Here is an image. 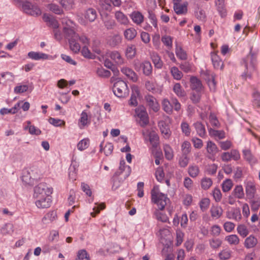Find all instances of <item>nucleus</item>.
Instances as JSON below:
<instances>
[{"mask_svg":"<svg viewBox=\"0 0 260 260\" xmlns=\"http://www.w3.org/2000/svg\"><path fill=\"white\" fill-rule=\"evenodd\" d=\"M211 214L212 217L219 218L223 213V210L221 207L213 206L210 209Z\"/></svg>","mask_w":260,"mask_h":260,"instance_id":"72a5a7b5","label":"nucleus"},{"mask_svg":"<svg viewBox=\"0 0 260 260\" xmlns=\"http://www.w3.org/2000/svg\"><path fill=\"white\" fill-rule=\"evenodd\" d=\"M136 54V48L135 45H131L127 47L125 50V55L127 58H134Z\"/></svg>","mask_w":260,"mask_h":260,"instance_id":"ea45409f","label":"nucleus"},{"mask_svg":"<svg viewBox=\"0 0 260 260\" xmlns=\"http://www.w3.org/2000/svg\"><path fill=\"white\" fill-rule=\"evenodd\" d=\"M257 238L253 235L247 237L244 242V245L247 249L254 248L257 244Z\"/></svg>","mask_w":260,"mask_h":260,"instance_id":"6ab92c4d","label":"nucleus"},{"mask_svg":"<svg viewBox=\"0 0 260 260\" xmlns=\"http://www.w3.org/2000/svg\"><path fill=\"white\" fill-rule=\"evenodd\" d=\"M63 26V32L64 37L68 39L70 49L75 53H78L81 50V46L77 42V25L68 18H63L61 20Z\"/></svg>","mask_w":260,"mask_h":260,"instance_id":"f257e3e1","label":"nucleus"},{"mask_svg":"<svg viewBox=\"0 0 260 260\" xmlns=\"http://www.w3.org/2000/svg\"><path fill=\"white\" fill-rule=\"evenodd\" d=\"M115 17L117 21L122 25H127L129 20L127 17L121 11H117L115 13Z\"/></svg>","mask_w":260,"mask_h":260,"instance_id":"b1692460","label":"nucleus"},{"mask_svg":"<svg viewBox=\"0 0 260 260\" xmlns=\"http://www.w3.org/2000/svg\"><path fill=\"white\" fill-rule=\"evenodd\" d=\"M212 180L210 178L204 177L201 179V186L202 188L204 190L208 189L212 186Z\"/></svg>","mask_w":260,"mask_h":260,"instance_id":"79ce46f5","label":"nucleus"},{"mask_svg":"<svg viewBox=\"0 0 260 260\" xmlns=\"http://www.w3.org/2000/svg\"><path fill=\"white\" fill-rule=\"evenodd\" d=\"M233 195L238 199H242L244 197V192L242 185H237L232 192Z\"/></svg>","mask_w":260,"mask_h":260,"instance_id":"7c9ffc66","label":"nucleus"},{"mask_svg":"<svg viewBox=\"0 0 260 260\" xmlns=\"http://www.w3.org/2000/svg\"><path fill=\"white\" fill-rule=\"evenodd\" d=\"M225 240L231 245H237L240 243V239L237 235L232 234L225 237Z\"/></svg>","mask_w":260,"mask_h":260,"instance_id":"2f4dec72","label":"nucleus"},{"mask_svg":"<svg viewBox=\"0 0 260 260\" xmlns=\"http://www.w3.org/2000/svg\"><path fill=\"white\" fill-rule=\"evenodd\" d=\"M173 90L179 97H184L186 95V92L179 83L174 84Z\"/></svg>","mask_w":260,"mask_h":260,"instance_id":"4c0bfd02","label":"nucleus"},{"mask_svg":"<svg viewBox=\"0 0 260 260\" xmlns=\"http://www.w3.org/2000/svg\"><path fill=\"white\" fill-rule=\"evenodd\" d=\"M96 73L99 77L102 78H108L111 76V72L103 67H99L96 69Z\"/></svg>","mask_w":260,"mask_h":260,"instance_id":"c03bdc74","label":"nucleus"},{"mask_svg":"<svg viewBox=\"0 0 260 260\" xmlns=\"http://www.w3.org/2000/svg\"><path fill=\"white\" fill-rule=\"evenodd\" d=\"M163 149L166 158L168 160H171L174 157V152L171 147L168 144H165Z\"/></svg>","mask_w":260,"mask_h":260,"instance_id":"c9c22d12","label":"nucleus"},{"mask_svg":"<svg viewBox=\"0 0 260 260\" xmlns=\"http://www.w3.org/2000/svg\"><path fill=\"white\" fill-rule=\"evenodd\" d=\"M137 31L135 28L131 27L125 29L123 32V35L125 39L132 41L137 36Z\"/></svg>","mask_w":260,"mask_h":260,"instance_id":"a878e982","label":"nucleus"},{"mask_svg":"<svg viewBox=\"0 0 260 260\" xmlns=\"http://www.w3.org/2000/svg\"><path fill=\"white\" fill-rule=\"evenodd\" d=\"M27 56L29 58L34 60H53L56 57V55L54 56L48 54L37 51H30L27 53Z\"/></svg>","mask_w":260,"mask_h":260,"instance_id":"6e6552de","label":"nucleus"},{"mask_svg":"<svg viewBox=\"0 0 260 260\" xmlns=\"http://www.w3.org/2000/svg\"><path fill=\"white\" fill-rule=\"evenodd\" d=\"M122 37L119 35H115L108 40V43L111 46L115 47L121 43Z\"/></svg>","mask_w":260,"mask_h":260,"instance_id":"f704fd0d","label":"nucleus"},{"mask_svg":"<svg viewBox=\"0 0 260 260\" xmlns=\"http://www.w3.org/2000/svg\"><path fill=\"white\" fill-rule=\"evenodd\" d=\"M21 6L23 12L27 14L34 16H38L41 14V11L39 7L28 1L23 2Z\"/></svg>","mask_w":260,"mask_h":260,"instance_id":"0eeeda50","label":"nucleus"},{"mask_svg":"<svg viewBox=\"0 0 260 260\" xmlns=\"http://www.w3.org/2000/svg\"><path fill=\"white\" fill-rule=\"evenodd\" d=\"M22 181L26 184L32 185L34 181L37 179V177L34 175V171H24L21 177Z\"/></svg>","mask_w":260,"mask_h":260,"instance_id":"ddd939ff","label":"nucleus"},{"mask_svg":"<svg viewBox=\"0 0 260 260\" xmlns=\"http://www.w3.org/2000/svg\"><path fill=\"white\" fill-rule=\"evenodd\" d=\"M121 73L128 79L135 82L137 80V76L135 72L129 68L124 67L121 69Z\"/></svg>","mask_w":260,"mask_h":260,"instance_id":"a211bd4d","label":"nucleus"},{"mask_svg":"<svg viewBox=\"0 0 260 260\" xmlns=\"http://www.w3.org/2000/svg\"><path fill=\"white\" fill-rule=\"evenodd\" d=\"M158 126L164 138L166 139H169L171 135L169 126L165 121H160L158 122Z\"/></svg>","mask_w":260,"mask_h":260,"instance_id":"dca6fc26","label":"nucleus"},{"mask_svg":"<svg viewBox=\"0 0 260 260\" xmlns=\"http://www.w3.org/2000/svg\"><path fill=\"white\" fill-rule=\"evenodd\" d=\"M233 186V183L231 179H226L222 183V190L223 192L230 191Z\"/></svg>","mask_w":260,"mask_h":260,"instance_id":"603ef678","label":"nucleus"},{"mask_svg":"<svg viewBox=\"0 0 260 260\" xmlns=\"http://www.w3.org/2000/svg\"><path fill=\"white\" fill-rule=\"evenodd\" d=\"M190 87L196 92H203V87L201 81L196 77H191L190 79Z\"/></svg>","mask_w":260,"mask_h":260,"instance_id":"2eb2a0df","label":"nucleus"},{"mask_svg":"<svg viewBox=\"0 0 260 260\" xmlns=\"http://www.w3.org/2000/svg\"><path fill=\"white\" fill-rule=\"evenodd\" d=\"M249 204L252 211H257L260 207V196H255L249 199Z\"/></svg>","mask_w":260,"mask_h":260,"instance_id":"412c9836","label":"nucleus"},{"mask_svg":"<svg viewBox=\"0 0 260 260\" xmlns=\"http://www.w3.org/2000/svg\"><path fill=\"white\" fill-rule=\"evenodd\" d=\"M110 57L111 59L118 64H121L124 62L123 58L117 51L111 52L110 54Z\"/></svg>","mask_w":260,"mask_h":260,"instance_id":"cd10ccee","label":"nucleus"},{"mask_svg":"<svg viewBox=\"0 0 260 260\" xmlns=\"http://www.w3.org/2000/svg\"><path fill=\"white\" fill-rule=\"evenodd\" d=\"M211 57L214 68L216 69L222 70L223 63L217 54L215 52H211Z\"/></svg>","mask_w":260,"mask_h":260,"instance_id":"f3484780","label":"nucleus"},{"mask_svg":"<svg viewBox=\"0 0 260 260\" xmlns=\"http://www.w3.org/2000/svg\"><path fill=\"white\" fill-rule=\"evenodd\" d=\"M48 122L54 126L58 127L65 125V122L60 119H56L54 118H50Z\"/></svg>","mask_w":260,"mask_h":260,"instance_id":"e2e57ef3","label":"nucleus"},{"mask_svg":"<svg viewBox=\"0 0 260 260\" xmlns=\"http://www.w3.org/2000/svg\"><path fill=\"white\" fill-rule=\"evenodd\" d=\"M210 247L214 249H218L222 244V241L218 238H213L209 241Z\"/></svg>","mask_w":260,"mask_h":260,"instance_id":"bf43d9fd","label":"nucleus"},{"mask_svg":"<svg viewBox=\"0 0 260 260\" xmlns=\"http://www.w3.org/2000/svg\"><path fill=\"white\" fill-rule=\"evenodd\" d=\"M135 116L139 119V123L142 127L145 126L149 122L148 115L144 106H139L135 109Z\"/></svg>","mask_w":260,"mask_h":260,"instance_id":"423d86ee","label":"nucleus"},{"mask_svg":"<svg viewBox=\"0 0 260 260\" xmlns=\"http://www.w3.org/2000/svg\"><path fill=\"white\" fill-rule=\"evenodd\" d=\"M197 135L201 138H205L206 132L205 126L201 122L197 121L193 124Z\"/></svg>","mask_w":260,"mask_h":260,"instance_id":"aec40b11","label":"nucleus"},{"mask_svg":"<svg viewBox=\"0 0 260 260\" xmlns=\"http://www.w3.org/2000/svg\"><path fill=\"white\" fill-rule=\"evenodd\" d=\"M76 260H89V256L85 250H80L78 251Z\"/></svg>","mask_w":260,"mask_h":260,"instance_id":"69168bd1","label":"nucleus"},{"mask_svg":"<svg viewBox=\"0 0 260 260\" xmlns=\"http://www.w3.org/2000/svg\"><path fill=\"white\" fill-rule=\"evenodd\" d=\"M207 156L210 159L214 161L218 149L216 145L211 141H208L206 145Z\"/></svg>","mask_w":260,"mask_h":260,"instance_id":"1a4fd4ad","label":"nucleus"},{"mask_svg":"<svg viewBox=\"0 0 260 260\" xmlns=\"http://www.w3.org/2000/svg\"><path fill=\"white\" fill-rule=\"evenodd\" d=\"M209 135L211 137L218 138L219 139L225 137V133L223 131H218L210 128L208 129Z\"/></svg>","mask_w":260,"mask_h":260,"instance_id":"58836bf2","label":"nucleus"},{"mask_svg":"<svg viewBox=\"0 0 260 260\" xmlns=\"http://www.w3.org/2000/svg\"><path fill=\"white\" fill-rule=\"evenodd\" d=\"M232 251L228 249H223L218 253V257L221 260H228L231 257Z\"/></svg>","mask_w":260,"mask_h":260,"instance_id":"4d7b16f0","label":"nucleus"},{"mask_svg":"<svg viewBox=\"0 0 260 260\" xmlns=\"http://www.w3.org/2000/svg\"><path fill=\"white\" fill-rule=\"evenodd\" d=\"M13 232V225L10 223L5 224L1 229V232L4 235H12Z\"/></svg>","mask_w":260,"mask_h":260,"instance_id":"e433bc0d","label":"nucleus"},{"mask_svg":"<svg viewBox=\"0 0 260 260\" xmlns=\"http://www.w3.org/2000/svg\"><path fill=\"white\" fill-rule=\"evenodd\" d=\"M47 7L50 11L56 14L60 15L63 12L62 9L60 8L59 6L54 3L48 4Z\"/></svg>","mask_w":260,"mask_h":260,"instance_id":"a18cd8bd","label":"nucleus"},{"mask_svg":"<svg viewBox=\"0 0 260 260\" xmlns=\"http://www.w3.org/2000/svg\"><path fill=\"white\" fill-rule=\"evenodd\" d=\"M227 217L230 219H234L239 221L241 219V214L239 208L234 209L232 211V216H230V212L227 213Z\"/></svg>","mask_w":260,"mask_h":260,"instance_id":"5fc2aeb1","label":"nucleus"},{"mask_svg":"<svg viewBox=\"0 0 260 260\" xmlns=\"http://www.w3.org/2000/svg\"><path fill=\"white\" fill-rule=\"evenodd\" d=\"M113 91L114 94L118 98L126 96L129 93L127 84L122 80H118L114 83Z\"/></svg>","mask_w":260,"mask_h":260,"instance_id":"39448f33","label":"nucleus"},{"mask_svg":"<svg viewBox=\"0 0 260 260\" xmlns=\"http://www.w3.org/2000/svg\"><path fill=\"white\" fill-rule=\"evenodd\" d=\"M43 18L45 21L48 22L50 25L55 29H56L59 27L58 21L52 17L45 14Z\"/></svg>","mask_w":260,"mask_h":260,"instance_id":"49530a36","label":"nucleus"},{"mask_svg":"<svg viewBox=\"0 0 260 260\" xmlns=\"http://www.w3.org/2000/svg\"><path fill=\"white\" fill-rule=\"evenodd\" d=\"M151 57L155 67L157 69H161L163 65V62L160 56L157 53H153L151 54Z\"/></svg>","mask_w":260,"mask_h":260,"instance_id":"473e14b6","label":"nucleus"},{"mask_svg":"<svg viewBox=\"0 0 260 260\" xmlns=\"http://www.w3.org/2000/svg\"><path fill=\"white\" fill-rule=\"evenodd\" d=\"M78 40H79L80 43L84 46L88 45L90 43L89 38L85 34H82L80 36L78 35V37H77V41Z\"/></svg>","mask_w":260,"mask_h":260,"instance_id":"0e129e2a","label":"nucleus"},{"mask_svg":"<svg viewBox=\"0 0 260 260\" xmlns=\"http://www.w3.org/2000/svg\"><path fill=\"white\" fill-rule=\"evenodd\" d=\"M243 155L245 159L250 163H256V159L254 158L251 151L249 150L246 149L243 151Z\"/></svg>","mask_w":260,"mask_h":260,"instance_id":"13d9d810","label":"nucleus"},{"mask_svg":"<svg viewBox=\"0 0 260 260\" xmlns=\"http://www.w3.org/2000/svg\"><path fill=\"white\" fill-rule=\"evenodd\" d=\"M151 201L156 204L159 210H163L170 200L167 196L160 192L158 188L154 187L151 191Z\"/></svg>","mask_w":260,"mask_h":260,"instance_id":"7ed1b4c3","label":"nucleus"},{"mask_svg":"<svg viewBox=\"0 0 260 260\" xmlns=\"http://www.w3.org/2000/svg\"><path fill=\"white\" fill-rule=\"evenodd\" d=\"M133 22L137 25H140L144 21V16L139 11H134L130 15Z\"/></svg>","mask_w":260,"mask_h":260,"instance_id":"4be33fe9","label":"nucleus"},{"mask_svg":"<svg viewBox=\"0 0 260 260\" xmlns=\"http://www.w3.org/2000/svg\"><path fill=\"white\" fill-rule=\"evenodd\" d=\"M188 173L189 176L195 178L198 176L200 173L199 168L197 165H191L188 168Z\"/></svg>","mask_w":260,"mask_h":260,"instance_id":"09e8293b","label":"nucleus"},{"mask_svg":"<svg viewBox=\"0 0 260 260\" xmlns=\"http://www.w3.org/2000/svg\"><path fill=\"white\" fill-rule=\"evenodd\" d=\"M145 100L147 105L154 112H157L159 110V105L157 100L150 94L145 96Z\"/></svg>","mask_w":260,"mask_h":260,"instance_id":"9d476101","label":"nucleus"},{"mask_svg":"<svg viewBox=\"0 0 260 260\" xmlns=\"http://www.w3.org/2000/svg\"><path fill=\"white\" fill-rule=\"evenodd\" d=\"M171 73L173 78L177 80H180L183 77L182 73L176 67L171 68Z\"/></svg>","mask_w":260,"mask_h":260,"instance_id":"de8ad7c7","label":"nucleus"},{"mask_svg":"<svg viewBox=\"0 0 260 260\" xmlns=\"http://www.w3.org/2000/svg\"><path fill=\"white\" fill-rule=\"evenodd\" d=\"M256 57L253 54L250 53L243 60L246 71L242 76L245 77H250L251 73L255 70V63Z\"/></svg>","mask_w":260,"mask_h":260,"instance_id":"20e7f679","label":"nucleus"},{"mask_svg":"<svg viewBox=\"0 0 260 260\" xmlns=\"http://www.w3.org/2000/svg\"><path fill=\"white\" fill-rule=\"evenodd\" d=\"M175 53L177 57L181 60H186L187 56L186 52L179 46H177L175 49Z\"/></svg>","mask_w":260,"mask_h":260,"instance_id":"3c124183","label":"nucleus"},{"mask_svg":"<svg viewBox=\"0 0 260 260\" xmlns=\"http://www.w3.org/2000/svg\"><path fill=\"white\" fill-rule=\"evenodd\" d=\"M89 145V140L88 139H83L77 144V148L80 151H83L86 149Z\"/></svg>","mask_w":260,"mask_h":260,"instance_id":"680f3d73","label":"nucleus"},{"mask_svg":"<svg viewBox=\"0 0 260 260\" xmlns=\"http://www.w3.org/2000/svg\"><path fill=\"white\" fill-rule=\"evenodd\" d=\"M191 146L189 142L184 141L181 144V151L183 154L187 155L191 150Z\"/></svg>","mask_w":260,"mask_h":260,"instance_id":"052dcab7","label":"nucleus"},{"mask_svg":"<svg viewBox=\"0 0 260 260\" xmlns=\"http://www.w3.org/2000/svg\"><path fill=\"white\" fill-rule=\"evenodd\" d=\"M181 132L186 137H189L191 132V128L189 123L185 120H183L180 124Z\"/></svg>","mask_w":260,"mask_h":260,"instance_id":"c85d7f7f","label":"nucleus"},{"mask_svg":"<svg viewBox=\"0 0 260 260\" xmlns=\"http://www.w3.org/2000/svg\"><path fill=\"white\" fill-rule=\"evenodd\" d=\"M143 74L146 76H150L152 72V67L148 61H144L141 64Z\"/></svg>","mask_w":260,"mask_h":260,"instance_id":"bb28decb","label":"nucleus"},{"mask_svg":"<svg viewBox=\"0 0 260 260\" xmlns=\"http://www.w3.org/2000/svg\"><path fill=\"white\" fill-rule=\"evenodd\" d=\"M103 21L105 27L108 29H112L115 25L114 20L108 15H106L105 17H103Z\"/></svg>","mask_w":260,"mask_h":260,"instance_id":"8fccbe9b","label":"nucleus"},{"mask_svg":"<svg viewBox=\"0 0 260 260\" xmlns=\"http://www.w3.org/2000/svg\"><path fill=\"white\" fill-rule=\"evenodd\" d=\"M187 3H184L183 4H176L173 6L174 10L178 15L185 14L187 12Z\"/></svg>","mask_w":260,"mask_h":260,"instance_id":"5701e85b","label":"nucleus"},{"mask_svg":"<svg viewBox=\"0 0 260 260\" xmlns=\"http://www.w3.org/2000/svg\"><path fill=\"white\" fill-rule=\"evenodd\" d=\"M100 151H104L105 154L106 156L110 155L112 153L113 150V146L112 144L111 143H107L104 147V141H103L100 144Z\"/></svg>","mask_w":260,"mask_h":260,"instance_id":"393cba45","label":"nucleus"},{"mask_svg":"<svg viewBox=\"0 0 260 260\" xmlns=\"http://www.w3.org/2000/svg\"><path fill=\"white\" fill-rule=\"evenodd\" d=\"M25 123L28 124L29 126L24 127L23 128L24 130H28L30 135L38 136L41 134V131L35 126L31 125L30 121H27Z\"/></svg>","mask_w":260,"mask_h":260,"instance_id":"c756f323","label":"nucleus"},{"mask_svg":"<svg viewBox=\"0 0 260 260\" xmlns=\"http://www.w3.org/2000/svg\"><path fill=\"white\" fill-rule=\"evenodd\" d=\"M163 110L168 114L172 113L173 111V105L167 99H165L162 101Z\"/></svg>","mask_w":260,"mask_h":260,"instance_id":"37998d69","label":"nucleus"},{"mask_svg":"<svg viewBox=\"0 0 260 260\" xmlns=\"http://www.w3.org/2000/svg\"><path fill=\"white\" fill-rule=\"evenodd\" d=\"M84 16L86 20L81 19L80 20L79 22L81 24L85 25L86 24V21H88L89 22H91L95 20L97 17V13L94 9L89 8L86 10Z\"/></svg>","mask_w":260,"mask_h":260,"instance_id":"9b49d317","label":"nucleus"},{"mask_svg":"<svg viewBox=\"0 0 260 260\" xmlns=\"http://www.w3.org/2000/svg\"><path fill=\"white\" fill-rule=\"evenodd\" d=\"M90 124V117L86 110L82 111L80 117L78 120V126L80 129L84 128L85 126Z\"/></svg>","mask_w":260,"mask_h":260,"instance_id":"f8f14e48","label":"nucleus"},{"mask_svg":"<svg viewBox=\"0 0 260 260\" xmlns=\"http://www.w3.org/2000/svg\"><path fill=\"white\" fill-rule=\"evenodd\" d=\"M59 3L65 10L72 9L75 4L74 0H60Z\"/></svg>","mask_w":260,"mask_h":260,"instance_id":"864d4df0","label":"nucleus"},{"mask_svg":"<svg viewBox=\"0 0 260 260\" xmlns=\"http://www.w3.org/2000/svg\"><path fill=\"white\" fill-rule=\"evenodd\" d=\"M237 230L238 233L243 238L246 237L249 233L248 228L243 224L238 225Z\"/></svg>","mask_w":260,"mask_h":260,"instance_id":"a19ab883","label":"nucleus"},{"mask_svg":"<svg viewBox=\"0 0 260 260\" xmlns=\"http://www.w3.org/2000/svg\"><path fill=\"white\" fill-rule=\"evenodd\" d=\"M245 187L246 194L248 199L256 196V188L253 182L248 181L245 182Z\"/></svg>","mask_w":260,"mask_h":260,"instance_id":"4468645a","label":"nucleus"},{"mask_svg":"<svg viewBox=\"0 0 260 260\" xmlns=\"http://www.w3.org/2000/svg\"><path fill=\"white\" fill-rule=\"evenodd\" d=\"M28 89V86L27 85L19 84L14 88V91L16 94H20L26 92Z\"/></svg>","mask_w":260,"mask_h":260,"instance_id":"338daca9","label":"nucleus"},{"mask_svg":"<svg viewBox=\"0 0 260 260\" xmlns=\"http://www.w3.org/2000/svg\"><path fill=\"white\" fill-rule=\"evenodd\" d=\"M210 205V200L208 198H204L200 202V207L203 211H206Z\"/></svg>","mask_w":260,"mask_h":260,"instance_id":"774afa93","label":"nucleus"},{"mask_svg":"<svg viewBox=\"0 0 260 260\" xmlns=\"http://www.w3.org/2000/svg\"><path fill=\"white\" fill-rule=\"evenodd\" d=\"M53 188L44 184H40L34 188L33 198L36 206L39 209L48 208L51 206Z\"/></svg>","mask_w":260,"mask_h":260,"instance_id":"f03ea898","label":"nucleus"},{"mask_svg":"<svg viewBox=\"0 0 260 260\" xmlns=\"http://www.w3.org/2000/svg\"><path fill=\"white\" fill-rule=\"evenodd\" d=\"M154 215L157 220L162 222H167L169 221V218L167 215L162 213L160 211L157 210L154 212Z\"/></svg>","mask_w":260,"mask_h":260,"instance_id":"6e6d98bb","label":"nucleus"}]
</instances>
